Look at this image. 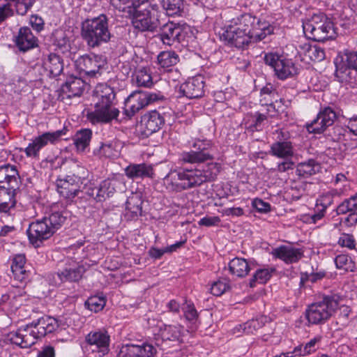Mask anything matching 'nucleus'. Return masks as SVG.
Instances as JSON below:
<instances>
[{"instance_id": "5fc2aeb1", "label": "nucleus", "mask_w": 357, "mask_h": 357, "mask_svg": "<svg viewBox=\"0 0 357 357\" xmlns=\"http://www.w3.org/2000/svg\"><path fill=\"white\" fill-rule=\"evenodd\" d=\"M336 267L339 269H343L346 271H353L355 268V264L351 257L347 255H340L335 258Z\"/></svg>"}, {"instance_id": "473e14b6", "label": "nucleus", "mask_w": 357, "mask_h": 357, "mask_svg": "<svg viewBox=\"0 0 357 357\" xmlns=\"http://www.w3.org/2000/svg\"><path fill=\"white\" fill-rule=\"evenodd\" d=\"M143 200L138 193H133L128 197L126 204V216L130 220H135L142 213Z\"/></svg>"}, {"instance_id": "e2e57ef3", "label": "nucleus", "mask_w": 357, "mask_h": 357, "mask_svg": "<svg viewBox=\"0 0 357 357\" xmlns=\"http://www.w3.org/2000/svg\"><path fill=\"white\" fill-rule=\"evenodd\" d=\"M98 154L100 157L112 158L115 156V150L111 143L102 144L98 150Z\"/></svg>"}, {"instance_id": "4468645a", "label": "nucleus", "mask_w": 357, "mask_h": 357, "mask_svg": "<svg viewBox=\"0 0 357 357\" xmlns=\"http://www.w3.org/2000/svg\"><path fill=\"white\" fill-rule=\"evenodd\" d=\"M116 103L95 102L94 109L86 114L88 121L92 124H106L116 120L119 110Z\"/></svg>"}, {"instance_id": "cd10ccee", "label": "nucleus", "mask_w": 357, "mask_h": 357, "mask_svg": "<svg viewBox=\"0 0 357 357\" xmlns=\"http://www.w3.org/2000/svg\"><path fill=\"white\" fill-rule=\"evenodd\" d=\"M124 173L132 180L153 178L154 175L152 165L146 163H130L124 169Z\"/></svg>"}, {"instance_id": "aec40b11", "label": "nucleus", "mask_w": 357, "mask_h": 357, "mask_svg": "<svg viewBox=\"0 0 357 357\" xmlns=\"http://www.w3.org/2000/svg\"><path fill=\"white\" fill-rule=\"evenodd\" d=\"M109 335L105 331H91L86 336V348L101 357L109 351Z\"/></svg>"}, {"instance_id": "a211bd4d", "label": "nucleus", "mask_w": 357, "mask_h": 357, "mask_svg": "<svg viewBox=\"0 0 357 357\" xmlns=\"http://www.w3.org/2000/svg\"><path fill=\"white\" fill-rule=\"evenodd\" d=\"M78 172L77 174L68 175L63 178L56 180V188L59 195L65 199H72L79 192L80 185L83 183V177Z\"/></svg>"}, {"instance_id": "c756f323", "label": "nucleus", "mask_w": 357, "mask_h": 357, "mask_svg": "<svg viewBox=\"0 0 357 357\" xmlns=\"http://www.w3.org/2000/svg\"><path fill=\"white\" fill-rule=\"evenodd\" d=\"M337 214L349 213L345 219L347 225L349 226L357 223V193L345 199L337 207Z\"/></svg>"}, {"instance_id": "bf43d9fd", "label": "nucleus", "mask_w": 357, "mask_h": 357, "mask_svg": "<svg viewBox=\"0 0 357 357\" xmlns=\"http://www.w3.org/2000/svg\"><path fill=\"white\" fill-rule=\"evenodd\" d=\"M322 123L321 119H319V115L317 114L316 119H314L310 123L307 124L306 128L307 131L314 134L322 133L327 128L326 125Z\"/></svg>"}, {"instance_id": "ea45409f", "label": "nucleus", "mask_w": 357, "mask_h": 357, "mask_svg": "<svg viewBox=\"0 0 357 357\" xmlns=\"http://www.w3.org/2000/svg\"><path fill=\"white\" fill-rule=\"evenodd\" d=\"M321 337L320 336H316L311 339L309 342L305 344H298L293 349V354L295 357L307 356L314 353L317 349V344L320 342Z\"/></svg>"}, {"instance_id": "f704fd0d", "label": "nucleus", "mask_w": 357, "mask_h": 357, "mask_svg": "<svg viewBox=\"0 0 357 357\" xmlns=\"http://www.w3.org/2000/svg\"><path fill=\"white\" fill-rule=\"evenodd\" d=\"M43 66L51 77L59 75L63 70L62 59L54 53H50L43 58Z\"/></svg>"}, {"instance_id": "c9c22d12", "label": "nucleus", "mask_w": 357, "mask_h": 357, "mask_svg": "<svg viewBox=\"0 0 357 357\" xmlns=\"http://www.w3.org/2000/svg\"><path fill=\"white\" fill-rule=\"evenodd\" d=\"M132 81L139 87L151 88L153 85L151 71L146 67L136 68L132 75Z\"/></svg>"}, {"instance_id": "e433bc0d", "label": "nucleus", "mask_w": 357, "mask_h": 357, "mask_svg": "<svg viewBox=\"0 0 357 357\" xmlns=\"http://www.w3.org/2000/svg\"><path fill=\"white\" fill-rule=\"evenodd\" d=\"M95 102L116 103L113 88L107 84H98L94 91Z\"/></svg>"}, {"instance_id": "b1692460", "label": "nucleus", "mask_w": 357, "mask_h": 357, "mask_svg": "<svg viewBox=\"0 0 357 357\" xmlns=\"http://www.w3.org/2000/svg\"><path fill=\"white\" fill-rule=\"evenodd\" d=\"M271 254L274 258L290 264L298 262L303 257V251L301 248L282 245L273 249Z\"/></svg>"}, {"instance_id": "864d4df0", "label": "nucleus", "mask_w": 357, "mask_h": 357, "mask_svg": "<svg viewBox=\"0 0 357 357\" xmlns=\"http://www.w3.org/2000/svg\"><path fill=\"white\" fill-rule=\"evenodd\" d=\"M318 114L323 122L322 123L325 124L327 128L332 126L337 119L336 112L331 107H325L319 111Z\"/></svg>"}, {"instance_id": "423d86ee", "label": "nucleus", "mask_w": 357, "mask_h": 357, "mask_svg": "<svg viewBox=\"0 0 357 357\" xmlns=\"http://www.w3.org/2000/svg\"><path fill=\"white\" fill-rule=\"evenodd\" d=\"M303 29L307 38L318 42L334 39L337 35L333 21L321 12L314 13L303 21Z\"/></svg>"}, {"instance_id": "4be33fe9", "label": "nucleus", "mask_w": 357, "mask_h": 357, "mask_svg": "<svg viewBox=\"0 0 357 357\" xmlns=\"http://www.w3.org/2000/svg\"><path fill=\"white\" fill-rule=\"evenodd\" d=\"M155 353V348L151 344H131L123 345L117 357H153Z\"/></svg>"}, {"instance_id": "c85d7f7f", "label": "nucleus", "mask_w": 357, "mask_h": 357, "mask_svg": "<svg viewBox=\"0 0 357 357\" xmlns=\"http://www.w3.org/2000/svg\"><path fill=\"white\" fill-rule=\"evenodd\" d=\"M26 261V257L23 254L16 255L12 259L11 271L14 279L20 282H26L30 275V271L27 269Z\"/></svg>"}, {"instance_id": "a878e982", "label": "nucleus", "mask_w": 357, "mask_h": 357, "mask_svg": "<svg viewBox=\"0 0 357 357\" xmlns=\"http://www.w3.org/2000/svg\"><path fill=\"white\" fill-rule=\"evenodd\" d=\"M158 331L155 333L158 336L156 340L161 339L162 341L180 342L183 334V327L180 325L164 324L160 323L158 326Z\"/></svg>"}, {"instance_id": "20e7f679", "label": "nucleus", "mask_w": 357, "mask_h": 357, "mask_svg": "<svg viewBox=\"0 0 357 357\" xmlns=\"http://www.w3.org/2000/svg\"><path fill=\"white\" fill-rule=\"evenodd\" d=\"M70 217V212L63 210L52 212L48 216L32 222L26 230L29 242L34 247H39L44 241L52 236Z\"/></svg>"}, {"instance_id": "603ef678", "label": "nucleus", "mask_w": 357, "mask_h": 357, "mask_svg": "<svg viewBox=\"0 0 357 357\" xmlns=\"http://www.w3.org/2000/svg\"><path fill=\"white\" fill-rule=\"evenodd\" d=\"M230 289V282L227 278H221L214 282L211 287V293L220 296Z\"/></svg>"}, {"instance_id": "69168bd1", "label": "nucleus", "mask_w": 357, "mask_h": 357, "mask_svg": "<svg viewBox=\"0 0 357 357\" xmlns=\"http://www.w3.org/2000/svg\"><path fill=\"white\" fill-rule=\"evenodd\" d=\"M325 213L326 211H324V209L320 208L319 206H316V211L314 213L306 215L305 217V221L310 224H315L324 218Z\"/></svg>"}, {"instance_id": "5701e85b", "label": "nucleus", "mask_w": 357, "mask_h": 357, "mask_svg": "<svg viewBox=\"0 0 357 357\" xmlns=\"http://www.w3.org/2000/svg\"><path fill=\"white\" fill-rule=\"evenodd\" d=\"M85 271L83 265L70 260L62 270L57 272L56 275L61 282H76L82 278Z\"/></svg>"}, {"instance_id": "680f3d73", "label": "nucleus", "mask_w": 357, "mask_h": 357, "mask_svg": "<svg viewBox=\"0 0 357 357\" xmlns=\"http://www.w3.org/2000/svg\"><path fill=\"white\" fill-rule=\"evenodd\" d=\"M337 243L341 247L347 248L350 250L354 249L356 245L354 237L349 234H342L339 238Z\"/></svg>"}, {"instance_id": "2eb2a0df", "label": "nucleus", "mask_w": 357, "mask_h": 357, "mask_svg": "<svg viewBox=\"0 0 357 357\" xmlns=\"http://www.w3.org/2000/svg\"><path fill=\"white\" fill-rule=\"evenodd\" d=\"M125 186L123 175H116L102 181L98 186L89 188L88 194L98 202L105 200L112 196L116 190H122Z\"/></svg>"}, {"instance_id": "72a5a7b5", "label": "nucleus", "mask_w": 357, "mask_h": 357, "mask_svg": "<svg viewBox=\"0 0 357 357\" xmlns=\"http://www.w3.org/2000/svg\"><path fill=\"white\" fill-rule=\"evenodd\" d=\"M84 87V81L77 77L70 76L61 87V91L67 98L79 96Z\"/></svg>"}, {"instance_id": "6ab92c4d", "label": "nucleus", "mask_w": 357, "mask_h": 357, "mask_svg": "<svg viewBox=\"0 0 357 357\" xmlns=\"http://www.w3.org/2000/svg\"><path fill=\"white\" fill-rule=\"evenodd\" d=\"M165 118L162 114L156 110L150 111L141 117L138 126L141 135L148 137L152 134L158 132L165 124Z\"/></svg>"}, {"instance_id": "1a4fd4ad", "label": "nucleus", "mask_w": 357, "mask_h": 357, "mask_svg": "<svg viewBox=\"0 0 357 357\" xmlns=\"http://www.w3.org/2000/svg\"><path fill=\"white\" fill-rule=\"evenodd\" d=\"M338 305V301L334 296H324L321 301L314 302L307 307L306 318L310 324H323L333 315Z\"/></svg>"}, {"instance_id": "6e6552de", "label": "nucleus", "mask_w": 357, "mask_h": 357, "mask_svg": "<svg viewBox=\"0 0 357 357\" xmlns=\"http://www.w3.org/2000/svg\"><path fill=\"white\" fill-rule=\"evenodd\" d=\"M190 150L180 155L183 163L201 164L214 158V143L204 137H192L189 141Z\"/></svg>"}, {"instance_id": "de8ad7c7", "label": "nucleus", "mask_w": 357, "mask_h": 357, "mask_svg": "<svg viewBox=\"0 0 357 357\" xmlns=\"http://www.w3.org/2000/svg\"><path fill=\"white\" fill-rule=\"evenodd\" d=\"M342 193V190L338 189L331 190L326 193L321 195L317 200L316 206H319L320 208L326 211L327 208L329 207L333 202L334 196H340Z\"/></svg>"}, {"instance_id": "4c0bfd02", "label": "nucleus", "mask_w": 357, "mask_h": 357, "mask_svg": "<svg viewBox=\"0 0 357 357\" xmlns=\"http://www.w3.org/2000/svg\"><path fill=\"white\" fill-rule=\"evenodd\" d=\"M267 114L259 112L246 115L244 118L245 128L250 132L260 131L263 129Z\"/></svg>"}, {"instance_id": "09e8293b", "label": "nucleus", "mask_w": 357, "mask_h": 357, "mask_svg": "<svg viewBox=\"0 0 357 357\" xmlns=\"http://www.w3.org/2000/svg\"><path fill=\"white\" fill-rule=\"evenodd\" d=\"M161 5L169 16L179 15L182 10V0H162Z\"/></svg>"}, {"instance_id": "f257e3e1", "label": "nucleus", "mask_w": 357, "mask_h": 357, "mask_svg": "<svg viewBox=\"0 0 357 357\" xmlns=\"http://www.w3.org/2000/svg\"><path fill=\"white\" fill-rule=\"evenodd\" d=\"M273 31V26L268 22L250 13H243L229 22L221 38L231 47L244 49L252 43L264 40Z\"/></svg>"}, {"instance_id": "0e129e2a", "label": "nucleus", "mask_w": 357, "mask_h": 357, "mask_svg": "<svg viewBox=\"0 0 357 357\" xmlns=\"http://www.w3.org/2000/svg\"><path fill=\"white\" fill-rule=\"evenodd\" d=\"M325 213L326 211H324V209L320 208L319 206H316V211L314 213L306 215L305 217V221L310 224H315L324 218Z\"/></svg>"}, {"instance_id": "dca6fc26", "label": "nucleus", "mask_w": 357, "mask_h": 357, "mask_svg": "<svg viewBox=\"0 0 357 357\" xmlns=\"http://www.w3.org/2000/svg\"><path fill=\"white\" fill-rule=\"evenodd\" d=\"M350 56L351 52L346 54L344 58L340 56L335 59V75L340 82L354 87L357 85V70L356 66L349 63Z\"/></svg>"}, {"instance_id": "052dcab7", "label": "nucleus", "mask_w": 357, "mask_h": 357, "mask_svg": "<svg viewBox=\"0 0 357 357\" xmlns=\"http://www.w3.org/2000/svg\"><path fill=\"white\" fill-rule=\"evenodd\" d=\"M252 206L257 212L261 213H266L271 211V206L269 203L264 202V200L259 198H255L252 201Z\"/></svg>"}, {"instance_id": "79ce46f5", "label": "nucleus", "mask_w": 357, "mask_h": 357, "mask_svg": "<svg viewBox=\"0 0 357 357\" xmlns=\"http://www.w3.org/2000/svg\"><path fill=\"white\" fill-rule=\"evenodd\" d=\"M275 271L276 269L274 267L266 266L258 268L250 280V286L251 287H255L256 283L266 284Z\"/></svg>"}, {"instance_id": "bb28decb", "label": "nucleus", "mask_w": 357, "mask_h": 357, "mask_svg": "<svg viewBox=\"0 0 357 357\" xmlns=\"http://www.w3.org/2000/svg\"><path fill=\"white\" fill-rule=\"evenodd\" d=\"M15 43L21 52H27L38 46V39L30 28L24 26L20 29Z\"/></svg>"}, {"instance_id": "0eeeda50", "label": "nucleus", "mask_w": 357, "mask_h": 357, "mask_svg": "<svg viewBox=\"0 0 357 357\" xmlns=\"http://www.w3.org/2000/svg\"><path fill=\"white\" fill-rule=\"evenodd\" d=\"M81 36L89 47L95 48L107 43L111 33L108 28V20L105 15L86 19L82 24Z\"/></svg>"}, {"instance_id": "f3484780", "label": "nucleus", "mask_w": 357, "mask_h": 357, "mask_svg": "<svg viewBox=\"0 0 357 357\" xmlns=\"http://www.w3.org/2000/svg\"><path fill=\"white\" fill-rule=\"evenodd\" d=\"M189 27L169 22L161 28L159 38L164 45H172L181 43L186 38Z\"/></svg>"}, {"instance_id": "39448f33", "label": "nucleus", "mask_w": 357, "mask_h": 357, "mask_svg": "<svg viewBox=\"0 0 357 357\" xmlns=\"http://www.w3.org/2000/svg\"><path fill=\"white\" fill-rule=\"evenodd\" d=\"M19 178L15 166L9 164L0 166V213H8L15 207V192Z\"/></svg>"}, {"instance_id": "13d9d810", "label": "nucleus", "mask_w": 357, "mask_h": 357, "mask_svg": "<svg viewBox=\"0 0 357 357\" xmlns=\"http://www.w3.org/2000/svg\"><path fill=\"white\" fill-rule=\"evenodd\" d=\"M307 54L314 61H321L325 58L324 50L317 46H309L307 49Z\"/></svg>"}, {"instance_id": "58836bf2", "label": "nucleus", "mask_w": 357, "mask_h": 357, "mask_svg": "<svg viewBox=\"0 0 357 357\" xmlns=\"http://www.w3.org/2000/svg\"><path fill=\"white\" fill-rule=\"evenodd\" d=\"M270 319L265 315H260L252 319L243 324H240L234 328V332L243 331L247 334H253L258 329L262 328Z\"/></svg>"}, {"instance_id": "7ed1b4c3", "label": "nucleus", "mask_w": 357, "mask_h": 357, "mask_svg": "<svg viewBox=\"0 0 357 357\" xmlns=\"http://www.w3.org/2000/svg\"><path fill=\"white\" fill-rule=\"evenodd\" d=\"M57 320L50 316H44L25 326L8 334V340L21 348H29L33 345L37 339L45 337L58 328Z\"/></svg>"}, {"instance_id": "6e6d98bb", "label": "nucleus", "mask_w": 357, "mask_h": 357, "mask_svg": "<svg viewBox=\"0 0 357 357\" xmlns=\"http://www.w3.org/2000/svg\"><path fill=\"white\" fill-rule=\"evenodd\" d=\"M110 5L121 13L132 14L130 0H109Z\"/></svg>"}, {"instance_id": "a19ab883", "label": "nucleus", "mask_w": 357, "mask_h": 357, "mask_svg": "<svg viewBox=\"0 0 357 357\" xmlns=\"http://www.w3.org/2000/svg\"><path fill=\"white\" fill-rule=\"evenodd\" d=\"M92 137L90 129H81L75 133L73 137L74 144L77 151H84L89 146Z\"/></svg>"}, {"instance_id": "f8f14e48", "label": "nucleus", "mask_w": 357, "mask_h": 357, "mask_svg": "<svg viewBox=\"0 0 357 357\" xmlns=\"http://www.w3.org/2000/svg\"><path fill=\"white\" fill-rule=\"evenodd\" d=\"M106 65L105 58L102 55L95 54L80 56L75 61V66L79 73L90 78L100 77Z\"/></svg>"}, {"instance_id": "49530a36", "label": "nucleus", "mask_w": 357, "mask_h": 357, "mask_svg": "<svg viewBox=\"0 0 357 357\" xmlns=\"http://www.w3.org/2000/svg\"><path fill=\"white\" fill-rule=\"evenodd\" d=\"M178 56L173 51H164L158 56V62L161 68H167L176 65Z\"/></svg>"}, {"instance_id": "8fccbe9b", "label": "nucleus", "mask_w": 357, "mask_h": 357, "mask_svg": "<svg viewBox=\"0 0 357 357\" xmlns=\"http://www.w3.org/2000/svg\"><path fill=\"white\" fill-rule=\"evenodd\" d=\"M106 304V298L102 295L90 296L85 302V305L91 311L100 312Z\"/></svg>"}, {"instance_id": "338daca9", "label": "nucleus", "mask_w": 357, "mask_h": 357, "mask_svg": "<svg viewBox=\"0 0 357 357\" xmlns=\"http://www.w3.org/2000/svg\"><path fill=\"white\" fill-rule=\"evenodd\" d=\"M220 221L218 216H204L199 220L198 224L200 226L213 227L218 225Z\"/></svg>"}, {"instance_id": "4d7b16f0", "label": "nucleus", "mask_w": 357, "mask_h": 357, "mask_svg": "<svg viewBox=\"0 0 357 357\" xmlns=\"http://www.w3.org/2000/svg\"><path fill=\"white\" fill-rule=\"evenodd\" d=\"M53 37L54 43L57 47L60 48H66L67 47H69L70 40L66 31L63 30H56L53 33Z\"/></svg>"}, {"instance_id": "393cba45", "label": "nucleus", "mask_w": 357, "mask_h": 357, "mask_svg": "<svg viewBox=\"0 0 357 357\" xmlns=\"http://www.w3.org/2000/svg\"><path fill=\"white\" fill-rule=\"evenodd\" d=\"M145 91H135L125 101V112L131 117L148 105Z\"/></svg>"}, {"instance_id": "2f4dec72", "label": "nucleus", "mask_w": 357, "mask_h": 357, "mask_svg": "<svg viewBox=\"0 0 357 357\" xmlns=\"http://www.w3.org/2000/svg\"><path fill=\"white\" fill-rule=\"evenodd\" d=\"M229 273L237 278H245L252 270L251 262L242 257L231 259L228 264Z\"/></svg>"}, {"instance_id": "9b49d317", "label": "nucleus", "mask_w": 357, "mask_h": 357, "mask_svg": "<svg viewBox=\"0 0 357 357\" xmlns=\"http://www.w3.org/2000/svg\"><path fill=\"white\" fill-rule=\"evenodd\" d=\"M159 6L156 2L150 4L143 10H136L133 14L132 23L135 29L140 31H153L158 25Z\"/></svg>"}, {"instance_id": "7c9ffc66", "label": "nucleus", "mask_w": 357, "mask_h": 357, "mask_svg": "<svg viewBox=\"0 0 357 357\" xmlns=\"http://www.w3.org/2000/svg\"><path fill=\"white\" fill-rule=\"evenodd\" d=\"M278 139L271 145L269 153L278 158L289 159L294 155L292 143L285 139Z\"/></svg>"}, {"instance_id": "774afa93", "label": "nucleus", "mask_w": 357, "mask_h": 357, "mask_svg": "<svg viewBox=\"0 0 357 357\" xmlns=\"http://www.w3.org/2000/svg\"><path fill=\"white\" fill-rule=\"evenodd\" d=\"M35 1L36 0H17L16 3L17 12L21 15L25 14Z\"/></svg>"}, {"instance_id": "c03bdc74", "label": "nucleus", "mask_w": 357, "mask_h": 357, "mask_svg": "<svg viewBox=\"0 0 357 357\" xmlns=\"http://www.w3.org/2000/svg\"><path fill=\"white\" fill-rule=\"evenodd\" d=\"M319 166L314 159L300 162L296 167V173L299 176L307 178L318 172Z\"/></svg>"}, {"instance_id": "a18cd8bd", "label": "nucleus", "mask_w": 357, "mask_h": 357, "mask_svg": "<svg viewBox=\"0 0 357 357\" xmlns=\"http://www.w3.org/2000/svg\"><path fill=\"white\" fill-rule=\"evenodd\" d=\"M183 315L187 321L191 324L194 328L197 327L199 321V314L191 301H185L182 307Z\"/></svg>"}, {"instance_id": "ddd939ff", "label": "nucleus", "mask_w": 357, "mask_h": 357, "mask_svg": "<svg viewBox=\"0 0 357 357\" xmlns=\"http://www.w3.org/2000/svg\"><path fill=\"white\" fill-rule=\"evenodd\" d=\"M68 130L63 128L53 132H46L33 138L28 146L21 149L27 158H39L40 150L49 144H54L66 135Z\"/></svg>"}, {"instance_id": "37998d69", "label": "nucleus", "mask_w": 357, "mask_h": 357, "mask_svg": "<svg viewBox=\"0 0 357 357\" xmlns=\"http://www.w3.org/2000/svg\"><path fill=\"white\" fill-rule=\"evenodd\" d=\"M10 296L12 298V305L19 310L20 314L25 310L22 306L24 301H26L27 295L24 289L22 287H15L13 286L10 290Z\"/></svg>"}, {"instance_id": "3c124183", "label": "nucleus", "mask_w": 357, "mask_h": 357, "mask_svg": "<svg viewBox=\"0 0 357 357\" xmlns=\"http://www.w3.org/2000/svg\"><path fill=\"white\" fill-rule=\"evenodd\" d=\"M351 132L347 128V123L345 127L342 126H335L333 128V140L343 142L346 144L347 142L351 139Z\"/></svg>"}, {"instance_id": "412c9836", "label": "nucleus", "mask_w": 357, "mask_h": 357, "mask_svg": "<svg viewBox=\"0 0 357 357\" xmlns=\"http://www.w3.org/2000/svg\"><path fill=\"white\" fill-rule=\"evenodd\" d=\"M178 97L189 99L198 98L204 93V81L202 76H196L181 84L177 90Z\"/></svg>"}, {"instance_id": "f03ea898", "label": "nucleus", "mask_w": 357, "mask_h": 357, "mask_svg": "<svg viewBox=\"0 0 357 357\" xmlns=\"http://www.w3.org/2000/svg\"><path fill=\"white\" fill-rule=\"evenodd\" d=\"M220 169L221 165L218 162H208L202 169H171L163 178V185L169 192H181L214 181Z\"/></svg>"}, {"instance_id": "9d476101", "label": "nucleus", "mask_w": 357, "mask_h": 357, "mask_svg": "<svg viewBox=\"0 0 357 357\" xmlns=\"http://www.w3.org/2000/svg\"><path fill=\"white\" fill-rule=\"evenodd\" d=\"M264 62L275 72L280 79L284 80L298 73V68L291 59L275 52L265 53Z\"/></svg>"}]
</instances>
